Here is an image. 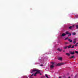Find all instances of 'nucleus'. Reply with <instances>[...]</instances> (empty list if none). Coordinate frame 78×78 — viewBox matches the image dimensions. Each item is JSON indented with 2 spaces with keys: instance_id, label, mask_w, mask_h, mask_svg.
Wrapping results in <instances>:
<instances>
[{
  "instance_id": "1",
  "label": "nucleus",
  "mask_w": 78,
  "mask_h": 78,
  "mask_svg": "<svg viewBox=\"0 0 78 78\" xmlns=\"http://www.w3.org/2000/svg\"><path fill=\"white\" fill-rule=\"evenodd\" d=\"M33 72H36V74H38V73H40V72H41V70L37 69H34L32 71L31 73H33Z\"/></svg>"
},
{
  "instance_id": "2",
  "label": "nucleus",
  "mask_w": 78,
  "mask_h": 78,
  "mask_svg": "<svg viewBox=\"0 0 78 78\" xmlns=\"http://www.w3.org/2000/svg\"><path fill=\"white\" fill-rule=\"evenodd\" d=\"M51 63L52 64V65L50 66V67H51V68H53V67H54V66L56 65V63H55L51 62Z\"/></svg>"
},
{
  "instance_id": "3",
  "label": "nucleus",
  "mask_w": 78,
  "mask_h": 78,
  "mask_svg": "<svg viewBox=\"0 0 78 78\" xmlns=\"http://www.w3.org/2000/svg\"><path fill=\"white\" fill-rule=\"evenodd\" d=\"M69 53L71 55H74L75 54V52H74V51H73V52H72V51H70Z\"/></svg>"
},
{
  "instance_id": "4",
  "label": "nucleus",
  "mask_w": 78,
  "mask_h": 78,
  "mask_svg": "<svg viewBox=\"0 0 78 78\" xmlns=\"http://www.w3.org/2000/svg\"><path fill=\"white\" fill-rule=\"evenodd\" d=\"M63 64H64V63H58V64L57 66H61V65H63Z\"/></svg>"
},
{
  "instance_id": "5",
  "label": "nucleus",
  "mask_w": 78,
  "mask_h": 78,
  "mask_svg": "<svg viewBox=\"0 0 78 78\" xmlns=\"http://www.w3.org/2000/svg\"><path fill=\"white\" fill-rule=\"evenodd\" d=\"M72 58H75V56L73 55L69 57L70 59H72Z\"/></svg>"
},
{
  "instance_id": "6",
  "label": "nucleus",
  "mask_w": 78,
  "mask_h": 78,
  "mask_svg": "<svg viewBox=\"0 0 78 78\" xmlns=\"http://www.w3.org/2000/svg\"><path fill=\"white\" fill-rule=\"evenodd\" d=\"M72 44H71L69 46H68V48H72Z\"/></svg>"
},
{
  "instance_id": "7",
  "label": "nucleus",
  "mask_w": 78,
  "mask_h": 78,
  "mask_svg": "<svg viewBox=\"0 0 78 78\" xmlns=\"http://www.w3.org/2000/svg\"><path fill=\"white\" fill-rule=\"evenodd\" d=\"M57 50H58V51H62V49H60V48H58L57 49Z\"/></svg>"
},
{
  "instance_id": "8",
  "label": "nucleus",
  "mask_w": 78,
  "mask_h": 78,
  "mask_svg": "<svg viewBox=\"0 0 78 78\" xmlns=\"http://www.w3.org/2000/svg\"><path fill=\"white\" fill-rule=\"evenodd\" d=\"M68 41H69V42H70V43L72 42V40H70V39H68Z\"/></svg>"
},
{
  "instance_id": "9",
  "label": "nucleus",
  "mask_w": 78,
  "mask_h": 78,
  "mask_svg": "<svg viewBox=\"0 0 78 78\" xmlns=\"http://www.w3.org/2000/svg\"><path fill=\"white\" fill-rule=\"evenodd\" d=\"M69 31H66V33H65V34H69Z\"/></svg>"
},
{
  "instance_id": "10",
  "label": "nucleus",
  "mask_w": 78,
  "mask_h": 78,
  "mask_svg": "<svg viewBox=\"0 0 78 78\" xmlns=\"http://www.w3.org/2000/svg\"><path fill=\"white\" fill-rule=\"evenodd\" d=\"M66 34L63 33L62 35V36H66Z\"/></svg>"
},
{
  "instance_id": "11",
  "label": "nucleus",
  "mask_w": 78,
  "mask_h": 78,
  "mask_svg": "<svg viewBox=\"0 0 78 78\" xmlns=\"http://www.w3.org/2000/svg\"><path fill=\"white\" fill-rule=\"evenodd\" d=\"M63 48L64 49H67V48H68V47L67 46H66L65 47H63Z\"/></svg>"
},
{
  "instance_id": "12",
  "label": "nucleus",
  "mask_w": 78,
  "mask_h": 78,
  "mask_svg": "<svg viewBox=\"0 0 78 78\" xmlns=\"http://www.w3.org/2000/svg\"><path fill=\"white\" fill-rule=\"evenodd\" d=\"M58 59L59 60H60V61H61V60H62V58H61V57H59L58 58Z\"/></svg>"
},
{
  "instance_id": "13",
  "label": "nucleus",
  "mask_w": 78,
  "mask_h": 78,
  "mask_svg": "<svg viewBox=\"0 0 78 78\" xmlns=\"http://www.w3.org/2000/svg\"><path fill=\"white\" fill-rule=\"evenodd\" d=\"M66 55H67V56H70V54L69 53H66Z\"/></svg>"
},
{
  "instance_id": "14",
  "label": "nucleus",
  "mask_w": 78,
  "mask_h": 78,
  "mask_svg": "<svg viewBox=\"0 0 78 78\" xmlns=\"http://www.w3.org/2000/svg\"><path fill=\"white\" fill-rule=\"evenodd\" d=\"M45 76L46 77V78H49V77H48V76H47V74H45Z\"/></svg>"
},
{
  "instance_id": "15",
  "label": "nucleus",
  "mask_w": 78,
  "mask_h": 78,
  "mask_svg": "<svg viewBox=\"0 0 78 78\" xmlns=\"http://www.w3.org/2000/svg\"><path fill=\"white\" fill-rule=\"evenodd\" d=\"M72 26H70L69 28V29H70V30H72Z\"/></svg>"
},
{
  "instance_id": "16",
  "label": "nucleus",
  "mask_w": 78,
  "mask_h": 78,
  "mask_svg": "<svg viewBox=\"0 0 78 78\" xmlns=\"http://www.w3.org/2000/svg\"><path fill=\"white\" fill-rule=\"evenodd\" d=\"M72 34V35H76V33H75V32H74V33H73Z\"/></svg>"
},
{
  "instance_id": "17",
  "label": "nucleus",
  "mask_w": 78,
  "mask_h": 78,
  "mask_svg": "<svg viewBox=\"0 0 78 78\" xmlns=\"http://www.w3.org/2000/svg\"><path fill=\"white\" fill-rule=\"evenodd\" d=\"M75 48V46L73 45L72 47H71V48Z\"/></svg>"
},
{
  "instance_id": "18",
  "label": "nucleus",
  "mask_w": 78,
  "mask_h": 78,
  "mask_svg": "<svg viewBox=\"0 0 78 78\" xmlns=\"http://www.w3.org/2000/svg\"><path fill=\"white\" fill-rule=\"evenodd\" d=\"M68 37H69V36H70V35H72V34H70V33H69V34Z\"/></svg>"
},
{
  "instance_id": "19",
  "label": "nucleus",
  "mask_w": 78,
  "mask_h": 78,
  "mask_svg": "<svg viewBox=\"0 0 78 78\" xmlns=\"http://www.w3.org/2000/svg\"><path fill=\"white\" fill-rule=\"evenodd\" d=\"M37 74L36 73H35V74H34V76H36V75H37Z\"/></svg>"
},
{
  "instance_id": "20",
  "label": "nucleus",
  "mask_w": 78,
  "mask_h": 78,
  "mask_svg": "<svg viewBox=\"0 0 78 78\" xmlns=\"http://www.w3.org/2000/svg\"><path fill=\"white\" fill-rule=\"evenodd\" d=\"M76 29H78V25L76 26Z\"/></svg>"
},
{
  "instance_id": "21",
  "label": "nucleus",
  "mask_w": 78,
  "mask_h": 78,
  "mask_svg": "<svg viewBox=\"0 0 78 78\" xmlns=\"http://www.w3.org/2000/svg\"><path fill=\"white\" fill-rule=\"evenodd\" d=\"M75 52L76 53H77V54H78V51H75Z\"/></svg>"
},
{
  "instance_id": "22",
  "label": "nucleus",
  "mask_w": 78,
  "mask_h": 78,
  "mask_svg": "<svg viewBox=\"0 0 78 78\" xmlns=\"http://www.w3.org/2000/svg\"><path fill=\"white\" fill-rule=\"evenodd\" d=\"M65 44H68V42H65Z\"/></svg>"
},
{
  "instance_id": "23",
  "label": "nucleus",
  "mask_w": 78,
  "mask_h": 78,
  "mask_svg": "<svg viewBox=\"0 0 78 78\" xmlns=\"http://www.w3.org/2000/svg\"><path fill=\"white\" fill-rule=\"evenodd\" d=\"M67 39H68V37L66 38L65 39V40H67Z\"/></svg>"
},
{
  "instance_id": "24",
  "label": "nucleus",
  "mask_w": 78,
  "mask_h": 78,
  "mask_svg": "<svg viewBox=\"0 0 78 78\" xmlns=\"http://www.w3.org/2000/svg\"><path fill=\"white\" fill-rule=\"evenodd\" d=\"M77 47V44H76L75 45H74V47Z\"/></svg>"
},
{
  "instance_id": "25",
  "label": "nucleus",
  "mask_w": 78,
  "mask_h": 78,
  "mask_svg": "<svg viewBox=\"0 0 78 78\" xmlns=\"http://www.w3.org/2000/svg\"><path fill=\"white\" fill-rule=\"evenodd\" d=\"M73 43H74V44H75L76 43V41H73Z\"/></svg>"
},
{
  "instance_id": "26",
  "label": "nucleus",
  "mask_w": 78,
  "mask_h": 78,
  "mask_svg": "<svg viewBox=\"0 0 78 78\" xmlns=\"http://www.w3.org/2000/svg\"><path fill=\"white\" fill-rule=\"evenodd\" d=\"M72 28H74V25H73V26H72Z\"/></svg>"
},
{
  "instance_id": "27",
  "label": "nucleus",
  "mask_w": 78,
  "mask_h": 78,
  "mask_svg": "<svg viewBox=\"0 0 78 78\" xmlns=\"http://www.w3.org/2000/svg\"><path fill=\"white\" fill-rule=\"evenodd\" d=\"M25 78H28V77H27V76H25Z\"/></svg>"
},
{
  "instance_id": "28",
  "label": "nucleus",
  "mask_w": 78,
  "mask_h": 78,
  "mask_svg": "<svg viewBox=\"0 0 78 78\" xmlns=\"http://www.w3.org/2000/svg\"><path fill=\"white\" fill-rule=\"evenodd\" d=\"M41 66H43V65H40Z\"/></svg>"
},
{
  "instance_id": "29",
  "label": "nucleus",
  "mask_w": 78,
  "mask_h": 78,
  "mask_svg": "<svg viewBox=\"0 0 78 78\" xmlns=\"http://www.w3.org/2000/svg\"><path fill=\"white\" fill-rule=\"evenodd\" d=\"M31 76H33V74H32L31 75Z\"/></svg>"
},
{
  "instance_id": "30",
  "label": "nucleus",
  "mask_w": 78,
  "mask_h": 78,
  "mask_svg": "<svg viewBox=\"0 0 78 78\" xmlns=\"http://www.w3.org/2000/svg\"><path fill=\"white\" fill-rule=\"evenodd\" d=\"M73 41H76V39H74Z\"/></svg>"
},
{
  "instance_id": "31",
  "label": "nucleus",
  "mask_w": 78,
  "mask_h": 78,
  "mask_svg": "<svg viewBox=\"0 0 78 78\" xmlns=\"http://www.w3.org/2000/svg\"><path fill=\"white\" fill-rule=\"evenodd\" d=\"M68 78H70V77H69Z\"/></svg>"
},
{
  "instance_id": "32",
  "label": "nucleus",
  "mask_w": 78,
  "mask_h": 78,
  "mask_svg": "<svg viewBox=\"0 0 78 78\" xmlns=\"http://www.w3.org/2000/svg\"><path fill=\"white\" fill-rule=\"evenodd\" d=\"M78 44V42L76 44Z\"/></svg>"
},
{
  "instance_id": "33",
  "label": "nucleus",
  "mask_w": 78,
  "mask_h": 78,
  "mask_svg": "<svg viewBox=\"0 0 78 78\" xmlns=\"http://www.w3.org/2000/svg\"><path fill=\"white\" fill-rule=\"evenodd\" d=\"M63 51L64 52L65 51Z\"/></svg>"
},
{
  "instance_id": "34",
  "label": "nucleus",
  "mask_w": 78,
  "mask_h": 78,
  "mask_svg": "<svg viewBox=\"0 0 78 78\" xmlns=\"http://www.w3.org/2000/svg\"><path fill=\"white\" fill-rule=\"evenodd\" d=\"M59 78H60V77H59Z\"/></svg>"
},
{
  "instance_id": "35",
  "label": "nucleus",
  "mask_w": 78,
  "mask_h": 78,
  "mask_svg": "<svg viewBox=\"0 0 78 78\" xmlns=\"http://www.w3.org/2000/svg\"><path fill=\"white\" fill-rule=\"evenodd\" d=\"M40 75H41V73H40Z\"/></svg>"
}]
</instances>
